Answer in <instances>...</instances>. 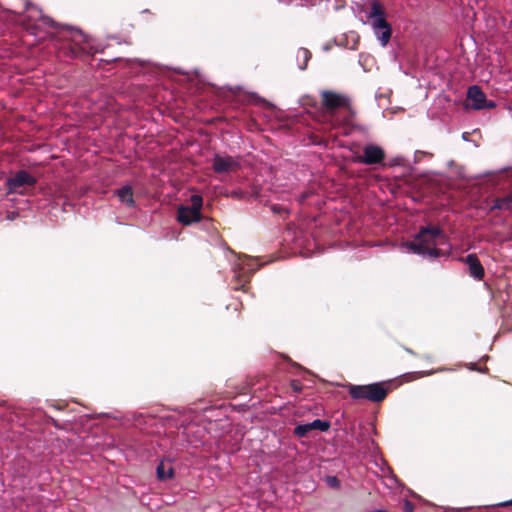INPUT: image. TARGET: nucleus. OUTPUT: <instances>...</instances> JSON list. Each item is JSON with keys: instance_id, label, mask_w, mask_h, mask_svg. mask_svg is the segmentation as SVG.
<instances>
[{"instance_id": "nucleus-1", "label": "nucleus", "mask_w": 512, "mask_h": 512, "mask_svg": "<svg viewBox=\"0 0 512 512\" xmlns=\"http://www.w3.org/2000/svg\"><path fill=\"white\" fill-rule=\"evenodd\" d=\"M442 235L443 230L438 226L421 227L413 240L404 242L402 248L423 258L435 259L440 256L437 239Z\"/></svg>"}, {"instance_id": "nucleus-2", "label": "nucleus", "mask_w": 512, "mask_h": 512, "mask_svg": "<svg viewBox=\"0 0 512 512\" xmlns=\"http://www.w3.org/2000/svg\"><path fill=\"white\" fill-rule=\"evenodd\" d=\"M230 255L232 256L229 262L235 282L234 289L241 290L249 282L251 275L259 269V265L256 264V259L246 255H235L233 252H230Z\"/></svg>"}, {"instance_id": "nucleus-3", "label": "nucleus", "mask_w": 512, "mask_h": 512, "mask_svg": "<svg viewBox=\"0 0 512 512\" xmlns=\"http://www.w3.org/2000/svg\"><path fill=\"white\" fill-rule=\"evenodd\" d=\"M368 18L371 21L373 33L382 47H385L392 35V27L385 19L383 7L379 1L374 0L371 4V9L368 13Z\"/></svg>"}, {"instance_id": "nucleus-4", "label": "nucleus", "mask_w": 512, "mask_h": 512, "mask_svg": "<svg viewBox=\"0 0 512 512\" xmlns=\"http://www.w3.org/2000/svg\"><path fill=\"white\" fill-rule=\"evenodd\" d=\"M25 10L27 12V18L29 20H40L46 26L66 29L71 34L72 41L75 44H79L80 42H86V36L84 35L81 29L68 25L58 24L51 17L45 15L41 8L32 4L30 1L25 2Z\"/></svg>"}, {"instance_id": "nucleus-5", "label": "nucleus", "mask_w": 512, "mask_h": 512, "mask_svg": "<svg viewBox=\"0 0 512 512\" xmlns=\"http://www.w3.org/2000/svg\"><path fill=\"white\" fill-rule=\"evenodd\" d=\"M348 392L354 400H367L370 402H381L383 401L388 390L382 382H374L367 385H348Z\"/></svg>"}, {"instance_id": "nucleus-6", "label": "nucleus", "mask_w": 512, "mask_h": 512, "mask_svg": "<svg viewBox=\"0 0 512 512\" xmlns=\"http://www.w3.org/2000/svg\"><path fill=\"white\" fill-rule=\"evenodd\" d=\"M190 201V206H179L177 210V220L184 225H191L201 220L203 198L198 194H193Z\"/></svg>"}, {"instance_id": "nucleus-7", "label": "nucleus", "mask_w": 512, "mask_h": 512, "mask_svg": "<svg viewBox=\"0 0 512 512\" xmlns=\"http://www.w3.org/2000/svg\"><path fill=\"white\" fill-rule=\"evenodd\" d=\"M386 157L384 149L377 144H367L363 147L362 155H355L353 162L369 166L382 164Z\"/></svg>"}, {"instance_id": "nucleus-8", "label": "nucleus", "mask_w": 512, "mask_h": 512, "mask_svg": "<svg viewBox=\"0 0 512 512\" xmlns=\"http://www.w3.org/2000/svg\"><path fill=\"white\" fill-rule=\"evenodd\" d=\"M322 96V106L329 113H332L338 108H349L350 107V99L348 96L337 93L334 91L323 90L320 92Z\"/></svg>"}, {"instance_id": "nucleus-9", "label": "nucleus", "mask_w": 512, "mask_h": 512, "mask_svg": "<svg viewBox=\"0 0 512 512\" xmlns=\"http://www.w3.org/2000/svg\"><path fill=\"white\" fill-rule=\"evenodd\" d=\"M36 183V179L25 170H19L14 176L6 179L8 193L16 192L19 187L32 186Z\"/></svg>"}, {"instance_id": "nucleus-10", "label": "nucleus", "mask_w": 512, "mask_h": 512, "mask_svg": "<svg viewBox=\"0 0 512 512\" xmlns=\"http://www.w3.org/2000/svg\"><path fill=\"white\" fill-rule=\"evenodd\" d=\"M330 428V422L321 419H315L312 422L299 424L294 428V434L298 437H305L312 430L327 431Z\"/></svg>"}, {"instance_id": "nucleus-11", "label": "nucleus", "mask_w": 512, "mask_h": 512, "mask_svg": "<svg viewBox=\"0 0 512 512\" xmlns=\"http://www.w3.org/2000/svg\"><path fill=\"white\" fill-rule=\"evenodd\" d=\"M239 167V163L231 156L216 154L213 158V169L216 173H226Z\"/></svg>"}, {"instance_id": "nucleus-12", "label": "nucleus", "mask_w": 512, "mask_h": 512, "mask_svg": "<svg viewBox=\"0 0 512 512\" xmlns=\"http://www.w3.org/2000/svg\"><path fill=\"white\" fill-rule=\"evenodd\" d=\"M467 99L472 102L470 104L472 109H474V110L485 109L486 95L479 86L473 85L468 88Z\"/></svg>"}, {"instance_id": "nucleus-13", "label": "nucleus", "mask_w": 512, "mask_h": 512, "mask_svg": "<svg viewBox=\"0 0 512 512\" xmlns=\"http://www.w3.org/2000/svg\"><path fill=\"white\" fill-rule=\"evenodd\" d=\"M464 262L468 265L469 275L471 277H473L476 280H482L483 279V277H484V268H483V266H482L481 262L479 261V259H478L476 254H474V253L468 254L465 257Z\"/></svg>"}, {"instance_id": "nucleus-14", "label": "nucleus", "mask_w": 512, "mask_h": 512, "mask_svg": "<svg viewBox=\"0 0 512 512\" xmlns=\"http://www.w3.org/2000/svg\"><path fill=\"white\" fill-rule=\"evenodd\" d=\"M494 210L512 211V191L503 197L493 199L488 211L493 212Z\"/></svg>"}, {"instance_id": "nucleus-15", "label": "nucleus", "mask_w": 512, "mask_h": 512, "mask_svg": "<svg viewBox=\"0 0 512 512\" xmlns=\"http://www.w3.org/2000/svg\"><path fill=\"white\" fill-rule=\"evenodd\" d=\"M115 195L119 201L129 208L135 207V200L133 197V189L130 185H124L115 191Z\"/></svg>"}, {"instance_id": "nucleus-16", "label": "nucleus", "mask_w": 512, "mask_h": 512, "mask_svg": "<svg viewBox=\"0 0 512 512\" xmlns=\"http://www.w3.org/2000/svg\"><path fill=\"white\" fill-rule=\"evenodd\" d=\"M156 474L159 480H168L174 476V469L169 460H161L156 467Z\"/></svg>"}, {"instance_id": "nucleus-17", "label": "nucleus", "mask_w": 512, "mask_h": 512, "mask_svg": "<svg viewBox=\"0 0 512 512\" xmlns=\"http://www.w3.org/2000/svg\"><path fill=\"white\" fill-rule=\"evenodd\" d=\"M311 58V52L306 48H299L296 55L297 65L300 70H305L308 65V61Z\"/></svg>"}, {"instance_id": "nucleus-18", "label": "nucleus", "mask_w": 512, "mask_h": 512, "mask_svg": "<svg viewBox=\"0 0 512 512\" xmlns=\"http://www.w3.org/2000/svg\"><path fill=\"white\" fill-rule=\"evenodd\" d=\"M447 370L446 368H439V369H433V370H429V371H419V372H414L412 373V375L414 376L413 379H417V378H421V377H425V376H429V375H432L436 372H440V371H445Z\"/></svg>"}, {"instance_id": "nucleus-19", "label": "nucleus", "mask_w": 512, "mask_h": 512, "mask_svg": "<svg viewBox=\"0 0 512 512\" xmlns=\"http://www.w3.org/2000/svg\"><path fill=\"white\" fill-rule=\"evenodd\" d=\"M326 483L331 487L338 489L340 488V481L336 476H327L326 477Z\"/></svg>"}, {"instance_id": "nucleus-20", "label": "nucleus", "mask_w": 512, "mask_h": 512, "mask_svg": "<svg viewBox=\"0 0 512 512\" xmlns=\"http://www.w3.org/2000/svg\"><path fill=\"white\" fill-rule=\"evenodd\" d=\"M508 170H509V167H503L497 171H485L484 173L481 174V177L497 175V174L506 172Z\"/></svg>"}, {"instance_id": "nucleus-21", "label": "nucleus", "mask_w": 512, "mask_h": 512, "mask_svg": "<svg viewBox=\"0 0 512 512\" xmlns=\"http://www.w3.org/2000/svg\"><path fill=\"white\" fill-rule=\"evenodd\" d=\"M291 388L294 392H300L302 390V384L298 380H292Z\"/></svg>"}, {"instance_id": "nucleus-22", "label": "nucleus", "mask_w": 512, "mask_h": 512, "mask_svg": "<svg viewBox=\"0 0 512 512\" xmlns=\"http://www.w3.org/2000/svg\"><path fill=\"white\" fill-rule=\"evenodd\" d=\"M427 155L431 156V154H430V153H428V152H425V151H416V152H415V162H418V161L420 160V156H427Z\"/></svg>"}, {"instance_id": "nucleus-23", "label": "nucleus", "mask_w": 512, "mask_h": 512, "mask_svg": "<svg viewBox=\"0 0 512 512\" xmlns=\"http://www.w3.org/2000/svg\"><path fill=\"white\" fill-rule=\"evenodd\" d=\"M495 107H496V103L494 101L487 100V98L485 99V108L492 109Z\"/></svg>"}, {"instance_id": "nucleus-24", "label": "nucleus", "mask_w": 512, "mask_h": 512, "mask_svg": "<svg viewBox=\"0 0 512 512\" xmlns=\"http://www.w3.org/2000/svg\"><path fill=\"white\" fill-rule=\"evenodd\" d=\"M18 216V213L17 212H9L6 216L7 220H14L16 217Z\"/></svg>"}, {"instance_id": "nucleus-25", "label": "nucleus", "mask_w": 512, "mask_h": 512, "mask_svg": "<svg viewBox=\"0 0 512 512\" xmlns=\"http://www.w3.org/2000/svg\"><path fill=\"white\" fill-rule=\"evenodd\" d=\"M510 505H512V499L508 500V501H504V502L499 504V506H502V507H508Z\"/></svg>"}, {"instance_id": "nucleus-26", "label": "nucleus", "mask_w": 512, "mask_h": 512, "mask_svg": "<svg viewBox=\"0 0 512 512\" xmlns=\"http://www.w3.org/2000/svg\"><path fill=\"white\" fill-rule=\"evenodd\" d=\"M469 368H470L471 370H477L476 365H475L474 363H471V364L469 365Z\"/></svg>"}, {"instance_id": "nucleus-27", "label": "nucleus", "mask_w": 512, "mask_h": 512, "mask_svg": "<svg viewBox=\"0 0 512 512\" xmlns=\"http://www.w3.org/2000/svg\"><path fill=\"white\" fill-rule=\"evenodd\" d=\"M406 351H407L408 353L412 354V355H415V353H414L411 349H409V348H406Z\"/></svg>"}, {"instance_id": "nucleus-28", "label": "nucleus", "mask_w": 512, "mask_h": 512, "mask_svg": "<svg viewBox=\"0 0 512 512\" xmlns=\"http://www.w3.org/2000/svg\"><path fill=\"white\" fill-rule=\"evenodd\" d=\"M462 138H463V140H465V141H466V140H467V133H463V134H462Z\"/></svg>"}, {"instance_id": "nucleus-29", "label": "nucleus", "mask_w": 512, "mask_h": 512, "mask_svg": "<svg viewBox=\"0 0 512 512\" xmlns=\"http://www.w3.org/2000/svg\"><path fill=\"white\" fill-rule=\"evenodd\" d=\"M358 62L362 66V55L359 56Z\"/></svg>"}, {"instance_id": "nucleus-30", "label": "nucleus", "mask_w": 512, "mask_h": 512, "mask_svg": "<svg viewBox=\"0 0 512 512\" xmlns=\"http://www.w3.org/2000/svg\"><path fill=\"white\" fill-rule=\"evenodd\" d=\"M423 358H424V359H427V360H430V359H431V357H430L429 355H425V356H423Z\"/></svg>"}, {"instance_id": "nucleus-31", "label": "nucleus", "mask_w": 512, "mask_h": 512, "mask_svg": "<svg viewBox=\"0 0 512 512\" xmlns=\"http://www.w3.org/2000/svg\"><path fill=\"white\" fill-rule=\"evenodd\" d=\"M477 371L484 373L486 369H477Z\"/></svg>"}]
</instances>
